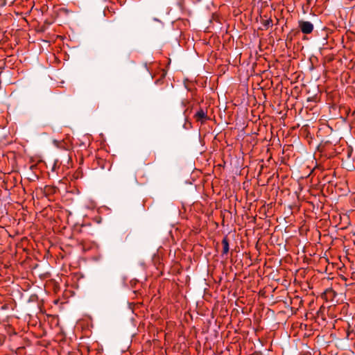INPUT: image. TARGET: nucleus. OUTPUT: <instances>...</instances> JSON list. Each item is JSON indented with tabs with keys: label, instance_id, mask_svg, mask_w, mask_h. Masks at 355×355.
<instances>
[{
	"label": "nucleus",
	"instance_id": "nucleus-1",
	"mask_svg": "<svg viewBox=\"0 0 355 355\" xmlns=\"http://www.w3.org/2000/svg\"><path fill=\"white\" fill-rule=\"evenodd\" d=\"M299 27L304 34H310L313 30V25L308 21H300Z\"/></svg>",
	"mask_w": 355,
	"mask_h": 355
},
{
	"label": "nucleus",
	"instance_id": "nucleus-2",
	"mask_svg": "<svg viewBox=\"0 0 355 355\" xmlns=\"http://www.w3.org/2000/svg\"><path fill=\"white\" fill-rule=\"evenodd\" d=\"M195 119L197 121H200L201 123H203L206 120L208 119L207 112H205L204 110L200 109L198 110L194 116Z\"/></svg>",
	"mask_w": 355,
	"mask_h": 355
},
{
	"label": "nucleus",
	"instance_id": "nucleus-3",
	"mask_svg": "<svg viewBox=\"0 0 355 355\" xmlns=\"http://www.w3.org/2000/svg\"><path fill=\"white\" fill-rule=\"evenodd\" d=\"M223 244V254H227L229 252V243L227 238H224L222 241Z\"/></svg>",
	"mask_w": 355,
	"mask_h": 355
},
{
	"label": "nucleus",
	"instance_id": "nucleus-4",
	"mask_svg": "<svg viewBox=\"0 0 355 355\" xmlns=\"http://www.w3.org/2000/svg\"><path fill=\"white\" fill-rule=\"evenodd\" d=\"M53 142H54L55 144H57V143H58V141L54 140V141H53Z\"/></svg>",
	"mask_w": 355,
	"mask_h": 355
}]
</instances>
